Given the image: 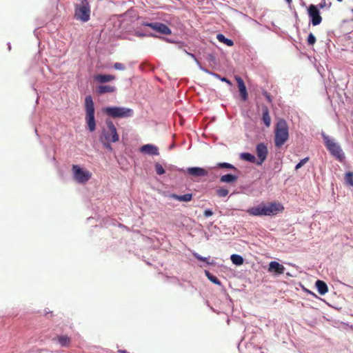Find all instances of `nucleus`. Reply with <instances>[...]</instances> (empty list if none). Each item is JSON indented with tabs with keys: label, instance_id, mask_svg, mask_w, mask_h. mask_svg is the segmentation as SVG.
<instances>
[{
	"label": "nucleus",
	"instance_id": "f257e3e1",
	"mask_svg": "<svg viewBox=\"0 0 353 353\" xmlns=\"http://www.w3.org/2000/svg\"><path fill=\"white\" fill-rule=\"evenodd\" d=\"M284 208L280 203H270L265 205L263 203L257 206L250 208L247 210V212L251 216H272L282 212Z\"/></svg>",
	"mask_w": 353,
	"mask_h": 353
},
{
	"label": "nucleus",
	"instance_id": "f03ea898",
	"mask_svg": "<svg viewBox=\"0 0 353 353\" xmlns=\"http://www.w3.org/2000/svg\"><path fill=\"white\" fill-rule=\"evenodd\" d=\"M321 136L323 140L325 147L330 154L336 160L343 161L345 159V155L340 144L334 138L327 135L323 131L321 132Z\"/></svg>",
	"mask_w": 353,
	"mask_h": 353
},
{
	"label": "nucleus",
	"instance_id": "7ed1b4c3",
	"mask_svg": "<svg viewBox=\"0 0 353 353\" xmlns=\"http://www.w3.org/2000/svg\"><path fill=\"white\" fill-rule=\"evenodd\" d=\"M85 120L86 127L90 132L95 131L97 128V121L95 119V108L94 103L93 101L91 95H87L85 98Z\"/></svg>",
	"mask_w": 353,
	"mask_h": 353
},
{
	"label": "nucleus",
	"instance_id": "20e7f679",
	"mask_svg": "<svg viewBox=\"0 0 353 353\" xmlns=\"http://www.w3.org/2000/svg\"><path fill=\"white\" fill-rule=\"evenodd\" d=\"M289 139V128L286 121L280 119L274 130V145L281 148Z\"/></svg>",
	"mask_w": 353,
	"mask_h": 353
},
{
	"label": "nucleus",
	"instance_id": "39448f33",
	"mask_svg": "<svg viewBox=\"0 0 353 353\" xmlns=\"http://www.w3.org/2000/svg\"><path fill=\"white\" fill-rule=\"evenodd\" d=\"M102 112L112 119L129 118L134 115L132 108L123 106H106L102 108Z\"/></svg>",
	"mask_w": 353,
	"mask_h": 353
},
{
	"label": "nucleus",
	"instance_id": "423d86ee",
	"mask_svg": "<svg viewBox=\"0 0 353 353\" xmlns=\"http://www.w3.org/2000/svg\"><path fill=\"white\" fill-rule=\"evenodd\" d=\"M90 6L88 0H81L74 6V17L82 22H87L90 19Z\"/></svg>",
	"mask_w": 353,
	"mask_h": 353
},
{
	"label": "nucleus",
	"instance_id": "0eeeda50",
	"mask_svg": "<svg viewBox=\"0 0 353 353\" xmlns=\"http://www.w3.org/2000/svg\"><path fill=\"white\" fill-rule=\"evenodd\" d=\"M167 170L171 172H178L179 174H188L190 176H207L209 172L207 169L201 167H189L186 169L179 168L175 165H169Z\"/></svg>",
	"mask_w": 353,
	"mask_h": 353
},
{
	"label": "nucleus",
	"instance_id": "6e6552de",
	"mask_svg": "<svg viewBox=\"0 0 353 353\" xmlns=\"http://www.w3.org/2000/svg\"><path fill=\"white\" fill-rule=\"evenodd\" d=\"M105 123L108 130L110 132L111 135L108 134L105 130H103V134L101 136L102 139L104 138V141H109L112 143H116L119 141V135L117 132V128L111 120L106 119Z\"/></svg>",
	"mask_w": 353,
	"mask_h": 353
},
{
	"label": "nucleus",
	"instance_id": "1a4fd4ad",
	"mask_svg": "<svg viewBox=\"0 0 353 353\" xmlns=\"http://www.w3.org/2000/svg\"><path fill=\"white\" fill-rule=\"evenodd\" d=\"M141 26L149 27L152 30H154L155 32L163 34V35H169L172 33L171 29L165 23L155 21V22H148V21H143L141 23Z\"/></svg>",
	"mask_w": 353,
	"mask_h": 353
},
{
	"label": "nucleus",
	"instance_id": "9d476101",
	"mask_svg": "<svg viewBox=\"0 0 353 353\" xmlns=\"http://www.w3.org/2000/svg\"><path fill=\"white\" fill-rule=\"evenodd\" d=\"M307 14L310 18V23L313 26H316L322 22L320 10L314 4H310L307 8Z\"/></svg>",
	"mask_w": 353,
	"mask_h": 353
},
{
	"label": "nucleus",
	"instance_id": "9b49d317",
	"mask_svg": "<svg viewBox=\"0 0 353 353\" xmlns=\"http://www.w3.org/2000/svg\"><path fill=\"white\" fill-rule=\"evenodd\" d=\"M256 153L258 157L256 165H261L267 159L268 154V149L267 145L261 142L256 144Z\"/></svg>",
	"mask_w": 353,
	"mask_h": 353
},
{
	"label": "nucleus",
	"instance_id": "f8f14e48",
	"mask_svg": "<svg viewBox=\"0 0 353 353\" xmlns=\"http://www.w3.org/2000/svg\"><path fill=\"white\" fill-rule=\"evenodd\" d=\"M235 80L239 91L241 99L246 101L248 99V92L243 79L239 76H235Z\"/></svg>",
	"mask_w": 353,
	"mask_h": 353
},
{
	"label": "nucleus",
	"instance_id": "ddd939ff",
	"mask_svg": "<svg viewBox=\"0 0 353 353\" xmlns=\"http://www.w3.org/2000/svg\"><path fill=\"white\" fill-rule=\"evenodd\" d=\"M139 150L141 153L148 154L150 156L159 155L158 147L152 143H147L141 145Z\"/></svg>",
	"mask_w": 353,
	"mask_h": 353
},
{
	"label": "nucleus",
	"instance_id": "4468645a",
	"mask_svg": "<svg viewBox=\"0 0 353 353\" xmlns=\"http://www.w3.org/2000/svg\"><path fill=\"white\" fill-rule=\"evenodd\" d=\"M116 90L115 86L101 84L96 87L95 92L98 95H103L106 93L114 92Z\"/></svg>",
	"mask_w": 353,
	"mask_h": 353
},
{
	"label": "nucleus",
	"instance_id": "2eb2a0df",
	"mask_svg": "<svg viewBox=\"0 0 353 353\" xmlns=\"http://www.w3.org/2000/svg\"><path fill=\"white\" fill-rule=\"evenodd\" d=\"M115 79V76L109 74H97L94 76V80L99 83L103 84Z\"/></svg>",
	"mask_w": 353,
	"mask_h": 353
},
{
	"label": "nucleus",
	"instance_id": "dca6fc26",
	"mask_svg": "<svg viewBox=\"0 0 353 353\" xmlns=\"http://www.w3.org/2000/svg\"><path fill=\"white\" fill-rule=\"evenodd\" d=\"M269 272H273L276 274H282L284 273L285 267L276 261H271L269 264Z\"/></svg>",
	"mask_w": 353,
	"mask_h": 353
},
{
	"label": "nucleus",
	"instance_id": "f3484780",
	"mask_svg": "<svg viewBox=\"0 0 353 353\" xmlns=\"http://www.w3.org/2000/svg\"><path fill=\"white\" fill-rule=\"evenodd\" d=\"M73 176H91L89 171L84 170L79 165H73L72 168Z\"/></svg>",
	"mask_w": 353,
	"mask_h": 353
},
{
	"label": "nucleus",
	"instance_id": "a211bd4d",
	"mask_svg": "<svg viewBox=\"0 0 353 353\" xmlns=\"http://www.w3.org/2000/svg\"><path fill=\"white\" fill-rule=\"evenodd\" d=\"M261 120L265 127H270L271 125V118L268 108L263 105H262V118Z\"/></svg>",
	"mask_w": 353,
	"mask_h": 353
},
{
	"label": "nucleus",
	"instance_id": "6ab92c4d",
	"mask_svg": "<svg viewBox=\"0 0 353 353\" xmlns=\"http://www.w3.org/2000/svg\"><path fill=\"white\" fill-rule=\"evenodd\" d=\"M170 198L176 199L181 202H188L192 199V194L188 193L183 195H178L176 194H171L169 195Z\"/></svg>",
	"mask_w": 353,
	"mask_h": 353
},
{
	"label": "nucleus",
	"instance_id": "aec40b11",
	"mask_svg": "<svg viewBox=\"0 0 353 353\" xmlns=\"http://www.w3.org/2000/svg\"><path fill=\"white\" fill-rule=\"evenodd\" d=\"M316 287L317 288L318 292L321 295H324L328 291L327 284L321 280H317L316 281Z\"/></svg>",
	"mask_w": 353,
	"mask_h": 353
},
{
	"label": "nucleus",
	"instance_id": "412c9836",
	"mask_svg": "<svg viewBox=\"0 0 353 353\" xmlns=\"http://www.w3.org/2000/svg\"><path fill=\"white\" fill-rule=\"evenodd\" d=\"M240 159L241 160H243L245 161L250 162V163H255V162L256 163V161H257L256 157L253 154L247 152L241 153Z\"/></svg>",
	"mask_w": 353,
	"mask_h": 353
},
{
	"label": "nucleus",
	"instance_id": "4be33fe9",
	"mask_svg": "<svg viewBox=\"0 0 353 353\" xmlns=\"http://www.w3.org/2000/svg\"><path fill=\"white\" fill-rule=\"evenodd\" d=\"M216 39L219 42L225 44L228 47L234 46L233 40L225 37V35L221 33H219L216 34Z\"/></svg>",
	"mask_w": 353,
	"mask_h": 353
},
{
	"label": "nucleus",
	"instance_id": "5701e85b",
	"mask_svg": "<svg viewBox=\"0 0 353 353\" xmlns=\"http://www.w3.org/2000/svg\"><path fill=\"white\" fill-rule=\"evenodd\" d=\"M57 341L62 347H68L71 342L70 338L66 335L58 336Z\"/></svg>",
	"mask_w": 353,
	"mask_h": 353
},
{
	"label": "nucleus",
	"instance_id": "b1692460",
	"mask_svg": "<svg viewBox=\"0 0 353 353\" xmlns=\"http://www.w3.org/2000/svg\"><path fill=\"white\" fill-rule=\"evenodd\" d=\"M214 168H226V169H233L234 170H236V168L232 165L231 163H227V162H223V163H218L214 167ZM209 170H212L214 168L209 167Z\"/></svg>",
	"mask_w": 353,
	"mask_h": 353
},
{
	"label": "nucleus",
	"instance_id": "393cba45",
	"mask_svg": "<svg viewBox=\"0 0 353 353\" xmlns=\"http://www.w3.org/2000/svg\"><path fill=\"white\" fill-rule=\"evenodd\" d=\"M230 259H231L232 262L234 265H241L244 262L243 258L241 255H239V254H234L231 255Z\"/></svg>",
	"mask_w": 353,
	"mask_h": 353
},
{
	"label": "nucleus",
	"instance_id": "a878e982",
	"mask_svg": "<svg viewBox=\"0 0 353 353\" xmlns=\"http://www.w3.org/2000/svg\"><path fill=\"white\" fill-rule=\"evenodd\" d=\"M158 37L165 41L168 43H176L179 48H183V47L186 46L185 43L183 41L176 42L175 41H174L171 39H169V38H165L163 37Z\"/></svg>",
	"mask_w": 353,
	"mask_h": 353
},
{
	"label": "nucleus",
	"instance_id": "bb28decb",
	"mask_svg": "<svg viewBox=\"0 0 353 353\" xmlns=\"http://www.w3.org/2000/svg\"><path fill=\"white\" fill-rule=\"evenodd\" d=\"M134 35L139 37H157V36L154 33H147L141 30H135Z\"/></svg>",
	"mask_w": 353,
	"mask_h": 353
},
{
	"label": "nucleus",
	"instance_id": "cd10ccee",
	"mask_svg": "<svg viewBox=\"0 0 353 353\" xmlns=\"http://www.w3.org/2000/svg\"><path fill=\"white\" fill-rule=\"evenodd\" d=\"M154 170H155L156 173L158 175H162V174H165V169L159 162H155Z\"/></svg>",
	"mask_w": 353,
	"mask_h": 353
},
{
	"label": "nucleus",
	"instance_id": "c85d7f7f",
	"mask_svg": "<svg viewBox=\"0 0 353 353\" xmlns=\"http://www.w3.org/2000/svg\"><path fill=\"white\" fill-rule=\"evenodd\" d=\"M216 193L219 197H225L229 193V190L227 188H218L216 189Z\"/></svg>",
	"mask_w": 353,
	"mask_h": 353
},
{
	"label": "nucleus",
	"instance_id": "c756f323",
	"mask_svg": "<svg viewBox=\"0 0 353 353\" xmlns=\"http://www.w3.org/2000/svg\"><path fill=\"white\" fill-rule=\"evenodd\" d=\"M316 41V37L312 32L309 33L307 38V43L308 46H313Z\"/></svg>",
	"mask_w": 353,
	"mask_h": 353
},
{
	"label": "nucleus",
	"instance_id": "7c9ffc66",
	"mask_svg": "<svg viewBox=\"0 0 353 353\" xmlns=\"http://www.w3.org/2000/svg\"><path fill=\"white\" fill-rule=\"evenodd\" d=\"M215 78H216L217 79L220 80L222 82L226 83L230 86H232V85H233L232 82L229 79H228L225 77H222L219 74H217V75L216 76Z\"/></svg>",
	"mask_w": 353,
	"mask_h": 353
},
{
	"label": "nucleus",
	"instance_id": "2f4dec72",
	"mask_svg": "<svg viewBox=\"0 0 353 353\" xmlns=\"http://www.w3.org/2000/svg\"><path fill=\"white\" fill-rule=\"evenodd\" d=\"M309 161V157H305L302 159L300 160V161L296 163V165H295V170H299V168H301L303 165H304L307 161Z\"/></svg>",
	"mask_w": 353,
	"mask_h": 353
},
{
	"label": "nucleus",
	"instance_id": "473e14b6",
	"mask_svg": "<svg viewBox=\"0 0 353 353\" xmlns=\"http://www.w3.org/2000/svg\"><path fill=\"white\" fill-rule=\"evenodd\" d=\"M236 179L237 178H221V181L233 185L235 183Z\"/></svg>",
	"mask_w": 353,
	"mask_h": 353
},
{
	"label": "nucleus",
	"instance_id": "72a5a7b5",
	"mask_svg": "<svg viewBox=\"0 0 353 353\" xmlns=\"http://www.w3.org/2000/svg\"><path fill=\"white\" fill-rule=\"evenodd\" d=\"M100 141H101L102 144H103V146L106 148L107 150H108L109 151H112V147L111 145V143L112 142H109V141H103L102 140V137H100L99 138Z\"/></svg>",
	"mask_w": 353,
	"mask_h": 353
},
{
	"label": "nucleus",
	"instance_id": "f704fd0d",
	"mask_svg": "<svg viewBox=\"0 0 353 353\" xmlns=\"http://www.w3.org/2000/svg\"><path fill=\"white\" fill-rule=\"evenodd\" d=\"M113 68L117 70H124L125 69V65L123 63H119V62H116L114 64Z\"/></svg>",
	"mask_w": 353,
	"mask_h": 353
},
{
	"label": "nucleus",
	"instance_id": "c9c22d12",
	"mask_svg": "<svg viewBox=\"0 0 353 353\" xmlns=\"http://www.w3.org/2000/svg\"><path fill=\"white\" fill-rule=\"evenodd\" d=\"M262 94L269 103L272 102V97L270 95V94L269 92H268V91H266L265 90H263Z\"/></svg>",
	"mask_w": 353,
	"mask_h": 353
},
{
	"label": "nucleus",
	"instance_id": "e433bc0d",
	"mask_svg": "<svg viewBox=\"0 0 353 353\" xmlns=\"http://www.w3.org/2000/svg\"><path fill=\"white\" fill-rule=\"evenodd\" d=\"M206 60L209 62V63H214L215 61H216V59H215V57L213 54L212 53H210V54H207V57H206Z\"/></svg>",
	"mask_w": 353,
	"mask_h": 353
},
{
	"label": "nucleus",
	"instance_id": "4c0bfd02",
	"mask_svg": "<svg viewBox=\"0 0 353 353\" xmlns=\"http://www.w3.org/2000/svg\"><path fill=\"white\" fill-rule=\"evenodd\" d=\"M185 52L188 55L190 56L191 58H192L194 59V61H195V63H196L197 65H199V64H200V61L198 60V59L196 58V57L195 56L194 54L193 53H191V52H187L185 50H184Z\"/></svg>",
	"mask_w": 353,
	"mask_h": 353
},
{
	"label": "nucleus",
	"instance_id": "58836bf2",
	"mask_svg": "<svg viewBox=\"0 0 353 353\" xmlns=\"http://www.w3.org/2000/svg\"><path fill=\"white\" fill-rule=\"evenodd\" d=\"M209 280L214 284H216L219 285H220L221 284V281L217 279V277L214 275L209 276Z\"/></svg>",
	"mask_w": 353,
	"mask_h": 353
},
{
	"label": "nucleus",
	"instance_id": "ea45409f",
	"mask_svg": "<svg viewBox=\"0 0 353 353\" xmlns=\"http://www.w3.org/2000/svg\"><path fill=\"white\" fill-rule=\"evenodd\" d=\"M213 174V176H236V174H232V173H227V174H216V173H212Z\"/></svg>",
	"mask_w": 353,
	"mask_h": 353
},
{
	"label": "nucleus",
	"instance_id": "a19ab883",
	"mask_svg": "<svg viewBox=\"0 0 353 353\" xmlns=\"http://www.w3.org/2000/svg\"><path fill=\"white\" fill-rule=\"evenodd\" d=\"M326 6H327V4L325 2V0H321L320 3H319L318 5H316V6H317L318 10H320V9L324 8Z\"/></svg>",
	"mask_w": 353,
	"mask_h": 353
},
{
	"label": "nucleus",
	"instance_id": "79ce46f5",
	"mask_svg": "<svg viewBox=\"0 0 353 353\" xmlns=\"http://www.w3.org/2000/svg\"><path fill=\"white\" fill-rule=\"evenodd\" d=\"M344 183L346 185L353 186V178H345Z\"/></svg>",
	"mask_w": 353,
	"mask_h": 353
},
{
	"label": "nucleus",
	"instance_id": "37998d69",
	"mask_svg": "<svg viewBox=\"0 0 353 353\" xmlns=\"http://www.w3.org/2000/svg\"><path fill=\"white\" fill-rule=\"evenodd\" d=\"M89 178H75L78 183H85L88 181Z\"/></svg>",
	"mask_w": 353,
	"mask_h": 353
},
{
	"label": "nucleus",
	"instance_id": "c03bdc74",
	"mask_svg": "<svg viewBox=\"0 0 353 353\" xmlns=\"http://www.w3.org/2000/svg\"><path fill=\"white\" fill-rule=\"evenodd\" d=\"M203 214L205 217H209L213 214V212L210 209H207L204 211Z\"/></svg>",
	"mask_w": 353,
	"mask_h": 353
},
{
	"label": "nucleus",
	"instance_id": "a18cd8bd",
	"mask_svg": "<svg viewBox=\"0 0 353 353\" xmlns=\"http://www.w3.org/2000/svg\"><path fill=\"white\" fill-rule=\"evenodd\" d=\"M198 67H199V68L201 71H203V72H205L206 74H209V72H210V70H209L208 69H207V68H205L203 67V66H202V65H201V63H200V64H199Z\"/></svg>",
	"mask_w": 353,
	"mask_h": 353
},
{
	"label": "nucleus",
	"instance_id": "49530a36",
	"mask_svg": "<svg viewBox=\"0 0 353 353\" xmlns=\"http://www.w3.org/2000/svg\"><path fill=\"white\" fill-rule=\"evenodd\" d=\"M195 257L199 259V261H204V262H206L207 261V259L206 258H204V257H202L201 256H199V254H194Z\"/></svg>",
	"mask_w": 353,
	"mask_h": 353
},
{
	"label": "nucleus",
	"instance_id": "de8ad7c7",
	"mask_svg": "<svg viewBox=\"0 0 353 353\" xmlns=\"http://www.w3.org/2000/svg\"><path fill=\"white\" fill-rule=\"evenodd\" d=\"M343 176H353V172L350 171L346 172L344 173Z\"/></svg>",
	"mask_w": 353,
	"mask_h": 353
},
{
	"label": "nucleus",
	"instance_id": "09e8293b",
	"mask_svg": "<svg viewBox=\"0 0 353 353\" xmlns=\"http://www.w3.org/2000/svg\"><path fill=\"white\" fill-rule=\"evenodd\" d=\"M205 273L208 279H209V276H212V274L209 271H205Z\"/></svg>",
	"mask_w": 353,
	"mask_h": 353
},
{
	"label": "nucleus",
	"instance_id": "8fccbe9b",
	"mask_svg": "<svg viewBox=\"0 0 353 353\" xmlns=\"http://www.w3.org/2000/svg\"><path fill=\"white\" fill-rule=\"evenodd\" d=\"M218 73H216V72H212V71H210L209 72V74L210 75H212V77H216V76L217 75Z\"/></svg>",
	"mask_w": 353,
	"mask_h": 353
},
{
	"label": "nucleus",
	"instance_id": "3c124183",
	"mask_svg": "<svg viewBox=\"0 0 353 353\" xmlns=\"http://www.w3.org/2000/svg\"><path fill=\"white\" fill-rule=\"evenodd\" d=\"M174 147H175V145H174V144H172V145H170L169 148H170V150H172V149H173Z\"/></svg>",
	"mask_w": 353,
	"mask_h": 353
},
{
	"label": "nucleus",
	"instance_id": "603ef678",
	"mask_svg": "<svg viewBox=\"0 0 353 353\" xmlns=\"http://www.w3.org/2000/svg\"><path fill=\"white\" fill-rule=\"evenodd\" d=\"M8 50H11V45H10V43H8Z\"/></svg>",
	"mask_w": 353,
	"mask_h": 353
},
{
	"label": "nucleus",
	"instance_id": "864d4df0",
	"mask_svg": "<svg viewBox=\"0 0 353 353\" xmlns=\"http://www.w3.org/2000/svg\"><path fill=\"white\" fill-rule=\"evenodd\" d=\"M294 17H295V18H296V19H297V18H298V14H297V12H296V11H294Z\"/></svg>",
	"mask_w": 353,
	"mask_h": 353
},
{
	"label": "nucleus",
	"instance_id": "5fc2aeb1",
	"mask_svg": "<svg viewBox=\"0 0 353 353\" xmlns=\"http://www.w3.org/2000/svg\"><path fill=\"white\" fill-rule=\"evenodd\" d=\"M288 4L291 3L292 0H285Z\"/></svg>",
	"mask_w": 353,
	"mask_h": 353
},
{
	"label": "nucleus",
	"instance_id": "6e6d98bb",
	"mask_svg": "<svg viewBox=\"0 0 353 353\" xmlns=\"http://www.w3.org/2000/svg\"><path fill=\"white\" fill-rule=\"evenodd\" d=\"M125 39H128V40H130V41H132V38H130V37H125Z\"/></svg>",
	"mask_w": 353,
	"mask_h": 353
},
{
	"label": "nucleus",
	"instance_id": "4d7b16f0",
	"mask_svg": "<svg viewBox=\"0 0 353 353\" xmlns=\"http://www.w3.org/2000/svg\"><path fill=\"white\" fill-rule=\"evenodd\" d=\"M34 131H35L36 134H37V136H39L38 132H37V129H35V130H34Z\"/></svg>",
	"mask_w": 353,
	"mask_h": 353
},
{
	"label": "nucleus",
	"instance_id": "13d9d810",
	"mask_svg": "<svg viewBox=\"0 0 353 353\" xmlns=\"http://www.w3.org/2000/svg\"><path fill=\"white\" fill-rule=\"evenodd\" d=\"M332 3H330L329 5H328V8H330L331 6Z\"/></svg>",
	"mask_w": 353,
	"mask_h": 353
},
{
	"label": "nucleus",
	"instance_id": "bf43d9fd",
	"mask_svg": "<svg viewBox=\"0 0 353 353\" xmlns=\"http://www.w3.org/2000/svg\"><path fill=\"white\" fill-rule=\"evenodd\" d=\"M336 1H339V2H342L343 1V0H336Z\"/></svg>",
	"mask_w": 353,
	"mask_h": 353
},
{
	"label": "nucleus",
	"instance_id": "052dcab7",
	"mask_svg": "<svg viewBox=\"0 0 353 353\" xmlns=\"http://www.w3.org/2000/svg\"><path fill=\"white\" fill-rule=\"evenodd\" d=\"M352 12H353V9L352 10Z\"/></svg>",
	"mask_w": 353,
	"mask_h": 353
}]
</instances>
